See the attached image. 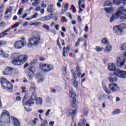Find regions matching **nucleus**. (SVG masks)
Returning <instances> with one entry per match:
<instances>
[{"mask_svg": "<svg viewBox=\"0 0 126 126\" xmlns=\"http://www.w3.org/2000/svg\"><path fill=\"white\" fill-rule=\"evenodd\" d=\"M69 4L68 3H66L64 7V8H65V9H66V10H67L68 9V6H69Z\"/></svg>", "mask_w": 126, "mask_h": 126, "instance_id": "nucleus-60", "label": "nucleus"}, {"mask_svg": "<svg viewBox=\"0 0 126 126\" xmlns=\"http://www.w3.org/2000/svg\"><path fill=\"white\" fill-rule=\"evenodd\" d=\"M101 42L103 44H105V45H108L109 44V41H108L107 39L105 38L102 40Z\"/></svg>", "mask_w": 126, "mask_h": 126, "instance_id": "nucleus-37", "label": "nucleus"}, {"mask_svg": "<svg viewBox=\"0 0 126 126\" xmlns=\"http://www.w3.org/2000/svg\"><path fill=\"white\" fill-rule=\"evenodd\" d=\"M51 101H52V99H51L50 97H47L46 99V103H50Z\"/></svg>", "mask_w": 126, "mask_h": 126, "instance_id": "nucleus-50", "label": "nucleus"}, {"mask_svg": "<svg viewBox=\"0 0 126 126\" xmlns=\"http://www.w3.org/2000/svg\"><path fill=\"white\" fill-rule=\"evenodd\" d=\"M8 57H9L8 54H3V55H2L1 57L2 58H7Z\"/></svg>", "mask_w": 126, "mask_h": 126, "instance_id": "nucleus-57", "label": "nucleus"}, {"mask_svg": "<svg viewBox=\"0 0 126 126\" xmlns=\"http://www.w3.org/2000/svg\"><path fill=\"white\" fill-rule=\"evenodd\" d=\"M12 71H13V68L7 66L5 68V71L3 72V74L4 75H11V73L9 72H12Z\"/></svg>", "mask_w": 126, "mask_h": 126, "instance_id": "nucleus-13", "label": "nucleus"}, {"mask_svg": "<svg viewBox=\"0 0 126 126\" xmlns=\"http://www.w3.org/2000/svg\"><path fill=\"white\" fill-rule=\"evenodd\" d=\"M71 99H72V107L75 108L76 107V94L72 91L69 92Z\"/></svg>", "mask_w": 126, "mask_h": 126, "instance_id": "nucleus-8", "label": "nucleus"}, {"mask_svg": "<svg viewBox=\"0 0 126 126\" xmlns=\"http://www.w3.org/2000/svg\"><path fill=\"white\" fill-rule=\"evenodd\" d=\"M72 113L73 114H72V118H74V115H75L76 114V110L75 109L74 110L72 111Z\"/></svg>", "mask_w": 126, "mask_h": 126, "instance_id": "nucleus-45", "label": "nucleus"}, {"mask_svg": "<svg viewBox=\"0 0 126 126\" xmlns=\"http://www.w3.org/2000/svg\"><path fill=\"white\" fill-rule=\"evenodd\" d=\"M27 98V95H26L25 97L23 98V104H25L26 103V106H29V107H31L32 105L34 104V102L31 101H35V100H37V94H32V96L30 98V100L25 102V100Z\"/></svg>", "mask_w": 126, "mask_h": 126, "instance_id": "nucleus-4", "label": "nucleus"}, {"mask_svg": "<svg viewBox=\"0 0 126 126\" xmlns=\"http://www.w3.org/2000/svg\"><path fill=\"white\" fill-rule=\"evenodd\" d=\"M39 2H34L32 3V5L33 6H38L39 5Z\"/></svg>", "mask_w": 126, "mask_h": 126, "instance_id": "nucleus-47", "label": "nucleus"}, {"mask_svg": "<svg viewBox=\"0 0 126 126\" xmlns=\"http://www.w3.org/2000/svg\"><path fill=\"white\" fill-rule=\"evenodd\" d=\"M120 17V19L125 20L126 19V9H125V7L122 6L118 7V10L117 12L115 13V15H113L112 17L110 18V22H112L114 20Z\"/></svg>", "mask_w": 126, "mask_h": 126, "instance_id": "nucleus-1", "label": "nucleus"}, {"mask_svg": "<svg viewBox=\"0 0 126 126\" xmlns=\"http://www.w3.org/2000/svg\"><path fill=\"white\" fill-rule=\"evenodd\" d=\"M37 16H38V13H34V14L31 17V19H35L37 18Z\"/></svg>", "mask_w": 126, "mask_h": 126, "instance_id": "nucleus-38", "label": "nucleus"}, {"mask_svg": "<svg viewBox=\"0 0 126 126\" xmlns=\"http://www.w3.org/2000/svg\"><path fill=\"white\" fill-rule=\"evenodd\" d=\"M69 53V50L65 48V47H63V56L66 57V55Z\"/></svg>", "mask_w": 126, "mask_h": 126, "instance_id": "nucleus-26", "label": "nucleus"}, {"mask_svg": "<svg viewBox=\"0 0 126 126\" xmlns=\"http://www.w3.org/2000/svg\"><path fill=\"white\" fill-rule=\"evenodd\" d=\"M112 51V46L107 45L104 49V52L105 53H110Z\"/></svg>", "mask_w": 126, "mask_h": 126, "instance_id": "nucleus-25", "label": "nucleus"}, {"mask_svg": "<svg viewBox=\"0 0 126 126\" xmlns=\"http://www.w3.org/2000/svg\"><path fill=\"white\" fill-rule=\"evenodd\" d=\"M4 8V5L2 4L0 6V10L1 12L2 11V10Z\"/></svg>", "mask_w": 126, "mask_h": 126, "instance_id": "nucleus-59", "label": "nucleus"}, {"mask_svg": "<svg viewBox=\"0 0 126 126\" xmlns=\"http://www.w3.org/2000/svg\"><path fill=\"white\" fill-rule=\"evenodd\" d=\"M122 1L121 0H113V4H116V5H120Z\"/></svg>", "mask_w": 126, "mask_h": 126, "instance_id": "nucleus-32", "label": "nucleus"}, {"mask_svg": "<svg viewBox=\"0 0 126 126\" xmlns=\"http://www.w3.org/2000/svg\"><path fill=\"white\" fill-rule=\"evenodd\" d=\"M71 47V44L70 43V44H68L67 45V47L66 49H67V50H69V49Z\"/></svg>", "mask_w": 126, "mask_h": 126, "instance_id": "nucleus-62", "label": "nucleus"}, {"mask_svg": "<svg viewBox=\"0 0 126 126\" xmlns=\"http://www.w3.org/2000/svg\"><path fill=\"white\" fill-rule=\"evenodd\" d=\"M7 42L6 41L0 40V47H1V46H3L4 45H6Z\"/></svg>", "mask_w": 126, "mask_h": 126, "instance_id": "nucleus-39", "label": "nucleus"}, {"mask_svg": "<svg viewBox=\"0 0 126 126\" xmlns=\"http://www.w3.org/2000/svg\"><path fill=\"white\" fill-rule=\"evenodd\" d=\"M35 72V67L31 66L27 69V73H34Z\"/></svg>", "mask_w": 126, "mask_h": 126, "instance_id": "nucleus-17", "label": "nucleus"}, {"mask_svg": "<svg viewBox=\"0 0 126 126\" xmlns=\"http://www.w3.org/2000/svg\"><path fill=\"white\" fill-rule=\"evenodd\" d=\"M71 110H68L66 113V115L68 117H69V116H70V115H71Z\"/></svg>", "mask_w": 126, "mask_h": 126, "instance_id": "nucleus-58", "label": "nucleus"}, {"mask_svg": "<svg viewBox=\"0 0 126 126\" xmlns=\"http://www.w3.org/2000/svg\"><path fill=\"white\" fill-rule=\"evenodd\" d=\"M25 45H26V43L25 42L21 40H18L15 42L14 47L15 49H22Z\"/></svg>", "mask_w": 126, "mask_h": 126, "instance_id": "nucleus-11", "label": "nucleus"}, {"mask_svg": "<svg viewBox=\"0 0 126 126\" xmlns=\"http://www.w3.org/2000/svg\"><path fill=\"white\" fill-rule=\"evenodd\" d=\"M115 74L120 77V78H126V71H122L117 69L115 71Z\"/></svg>", "mask_w": 126, "mask_h": 126, "instance_id": "nucleus-9", "label": "nucleus"}, {"mask_svg": "<svg viewBox=\"0 0 126 126\" xmlns=\"http://www.w3.org/2000/svg\"><path fill=\"white\" fill-rule=\"evenodd\" d=\"M37 121H38V119L35 118L32 121V123L33 125H36L37 124Z\"/></svg>", "mask_w": 126, "mask_h": 126, "instance_id": "nucleus-54", "label": "nucleus"}, {"mask_svg": "<svg viewBox=\"0 0 126 126\" xmlns=\"http://www.w3.org/2000/svg\"><path fill=\"white\" fill-rule=\"evenodd\" d=\"M23 12V8H20L18 12V15H21Z\"/></svg>", "mask_w": 126, "mask_h": 126, "instance_id": "nucleus-41", "label": "nucleus"}, {"mask_svg": "<svg viewBox=\"0 0 126 126\" xmlns=\"http://www.w3.org/2000/svg\"><path fill=\"white\" fill-rule=\"evenodd\" d=\"M12 119L13 125L14 126H21L20 122H19V121L18 120V119L14 117H12Z\"/></svg>", "mask_w": 126, "mask_h": 126, "instance_id": "nucleus-16", "label": "nucleus"}, {"mask_svg": "<svg viewBox=\"0 0 126 126\" xmlns=\"http://www.w3.org/2000/svg\"><path fill=\"white\" fill-rule=\"evenodd\" d=\"M109 88L113 92H116L117 91H120V88H119V86L116 83H111L109 85Z\"/></svg>", "mask_w": 126, "mask_h": 126, "instance_id": "nucleus-12", "label": "nucleus"}, {"mask_svg": "<svg viewBox=\"0 0 126 126\" xmlns=\"http://www.w3.org/2000/svg\"><path fill=\"white\" fill-rule=\"evenodd\" d=\"M112 3L110 2V1L107 0L103 5V6H111Z\"/></svg>", "mask_w": 126, "mask_h": 126, "instance_id": "nucleus-33", "label": "nucleus"}, {"mask_svg": "<svg viewBox=\"0 0 126 126\" xmlns=\"http://www.w3.org/2000/svg\"><path fill=\"white\" fill-rule=\"evenodd\" d=\"M48 12H51V13H53V12H54V10H55L54 9V5L53 4H51V5H50L47 9Z\"/></svg>", "mask_w": 126, "mask_h": 126, "instance_id": "nucleus-22", "label": "nucleus"}, {"mask_svg": "<svg viewBox=\"0 0 126 126\" xmlns=\"http://www.w3.org/2000/svg\"><path fill=\"white\" fill-rule=\"evenodd\" d=\"M18 26H19V25H18V24H14V25L12 26V27H13V28H16V27H18Z\"/></svg>", "mask_w": 126, "mask_h": 126, "instance_id": "nucleus-63", "label": "nucleus"}, {"mask_svg": "<svg viewBox=\"0 0 126 126\" xmlns=\"http://www.w3.org/2000/svg\"><path fill=\"white\" fill-rule=\"evenodd\" d=\"M105 11L107 12V13H111L114 11V8L113 7H108V8H105Z\"/></svg>", "mask_w": 126, "mask_h": 126, "instance_id": "nucleus-27", "label": "nucleus"}, {"mask_svg": "<svg viewBox=\"0 0 126 126\" xmlns=\"http://www.w3.org/2000/svg\"><path fill=\"white\" fill-rule=\"evenodd\" d=\"M40 25H42V23L41 22H37L35 23H32L30 24L31 26H40Z\"/></svg>", "mask_w": 126, "mask_h": 126, "instance_id": "nucleus-29", "label": "nucleus"}, {"mask_svg": "<svg viewBox=\"0 0 126 126\" xmlns=\"http://www.w3.org/2000/svg\"><path fill=\"white\" fill-rule=\"evenodd\" d=\"M121 113V110L120 109H117L113 112V115H118V114H120Z\"/></svg>", "mask_w": 126, "mask_h": 126, "instance_id": "nucleus-40", "label": "nucleus"}, {"mask_svg": "<svg viewBox=\"0 0 126 126\" xmlns=\"http://www.w3.org/2000/svg\"><path fill=\"white\" fill-rule=\"evenodd\" d=\"M86 123V120L85 119L81 120L78 123V126H85Z\"/></svg>", "mask_w": 126, "mask_h": 126, "instance_id": "nucleus-23", "label": "nucleus"}, {"mask_svg": "<svg viewBox=\"0 0 126 126\" xmlns=\"http://www.w3.org/2000/svg\"><path fill=\"white\" fill-rule=\"evenodd\" d=\"M51 112V109H48L46 113H45L46 117H48L49 115H50V113Z\"/></svg>", "mask_w": 126, "mask_h": 126, "instance_id": "nucleus-46", "label": "nucleus"}, {"mask_svg": "<svg viewBox=\"0 0 126 126\" xmlns=\"http://www.w3.org/2000/svg\"><path fill=\"white\" fill-rule=\"evenodd\" d=\"M44 1H42V3H41V6L42 7H43L44 8H46V7H47V5L46 4H45V3H44Z\"/></svg>", "mask_w": 126, "mask_h": 126, "instance_id": "nucleus-48", "label": "nucleus"}, {"mask_svg": "<svg viewBox=\"0 0 126 126\" xmlns=\"http://www.w3.org/2000/svg\"><path fill=\"white\" fill-rule=\"evenodd\" d=\"M108 68L110 71H114V74L115 71L118 69H116V65L113 63L108 64Z\"/></svg>", "mask_w": 126, "mask_h": 126, "instance_id": "nucleus-15", "label": "nucleus"}, {"mask_svg": "<svg viewBox=\"0 0 126 126\" xmlns=\"http://www.w3.org/2000/svg\"><path fill=\"white\" fill-rule=\"evenodd\" d=\"M39 67L42 69V70H43V71L48 72V66L47 64H40Z\"/></svg>", "mask_w": 126, "mask_h": 126, "instance_id": "nucleus-19", "label": "nucleus"}, {"mask_svg": "<svg viewBox=\"0 0 126 126\" xmlns=\"http://www.w3.org/2000/svg\"><path fill=\"white\" fill-rule=\"evenodd\" d=\"M67 15L71 20H72V17H71V14L70 13H67Z\"/></svg>", "mask_w": 126, "mask_h": 126, "instance_id": "nucleus-53", "label": "nucleus"}, {"mask_svg": "<svg viewBox=\"0 0 126 126\" xmlns=\"http://www.w3.org/2000/svg\"><path fill=\"white\" fill-rule=\"evenodd\" d=\"M103 50H104V48L103 47H100L99 46H97L95 48V51H96V52H102Z\"/></svg>", "mask_w": 126, "mask_h": 126, "instance_id": "nucleus-34", "label": "nucleus"}, {"mask_svg": "<svg viewBox=\"0 0 126 126\" xmlns=\"http://www.w3.org/2000/svg\"><path fill=\"white\" fill-rule=\"evenodd\" d=\"M125 26V24H122L118 26H116L113 28V31L116 34H119L123 32V27Z\"/></svg>", "mask_w": 126, "mask_h": 126, "instance_id": "nucleus-10", "label": "nucleus"}, {"mask_svg": "<svg viewBox=\"0 0 126 126\" xmlns=\"http://www.w3.org/2000/svg\"><path fill=\"white\" fill-rule=\"evenodd\" d=\"M74 32H75V34H78L77 30L76 29V27H73Z\"/></svg>", "mask_w": 126, "mask_h": 126, "instance_id": "nucleus-56", "label": "nucleus"}, {"mask_svg": "<svg viewBox=\"0 0 126 126\" xmlns=\"http://www.w3.org/2000/svg\"><path fill=\"white\" fill-rule=\"evenodd\" d=\"M35 77L37 79H39L40 82L44 81V76L41 74H35Z\"/></svg>", "mask_w": 126, "mask_h": 126, "instance_id": "nucleus-18", "label": "nucleus"}, {"mask_svg": "<svg viewBox=\"0 0 126 126\" xmlns=\"http://www.w3.org/2000/svg\"><path fill=\"white\" fill-rule=\"evenodd\" d=\"M38 113H39V114H43V113H44V110L43 109H41V110H38Z\"/></svg>", "mask_w": 126, "mask_h": 126, "instance_id": "nucleus-64", "label": "nucleus"}, {"mask_svg": "<svg viewBox=\"0 0 126 126\" xmlns=\"http://www.w3.org/2000/svg\"><path fill=\"white\" fill-rule=\"evenodd\" d=\"M0 83L2 87H3L4 89L12 90V84H11L10 82H8V81L6 80L4 78H1Z\"/></svg>", "mask_w": 126, "mask_h": 126, "instance_id": "nucleus-6", "label": "nucleus"}, {"mask_svg": "<svg viewBox=\"0 0 126 126\" xmlns=\"http://www.w3.org/2000/svg\"><path fill=\"white\" fill-rule=\"evenodd\" d=\"M102 87H103L105 92H106V93H107V94H111V93H112V92L110 91V90H109V89H108V88H107L106 85L103 84L102 86Z\"/></svg>", "mask_w": 126, "mask_h": 126, "instance_id": "nucleus-24", "label": "nucleus"}, {"mask_svg": "<svg viewBox=\"0 0 126 126\" xmlns=\"http://www.w3.org/2000/svg\"><path fill=\"white\" fill-rule=\"evenodd\" d=\"M117 75L116 74H110L109 76L108 77V80L110 82H117V80H118V78H117Z\"/></svg>", "mask_w": 126, "mask_h": 126, "instance_id": "nucleus-14", "label": "nucleus"}, {"mask_svg": "<svg viewBox=\"0 0 126 126\" xmlns=\"http://www.w3.org/2000/svg\"><path fill=\"white\" fill-rule=\"evenodd\" d=\"M36 104L38 105V106L42 105L43 104V99L41 97H38L36 99Z\"/></svg>", "mask_w": 126, "mask_h": 126, "instance_id": "nucleus-21", "label": "nucleus"}, {"mask_svg": "<svg viewBox=\"0 0 126 126\" xmlns=\"http://www.w3.org/2000/svg\"><path fill=\"white\" fill-rule=\"evenodd\" d=\"M40 41H41L40 36L31 37L29 39V43L28 44V47H30V46H38L40 44Z\"/></svg>", "mask_w": 126, "mask_h": 126, "instance_id": "nucleus-5", "label": "nucleus"}, {"mask_svg": "<svg viewBox=\"0 0 126 126\" xmlns=\"http://www.w3.org/2000/svg\"><path fill=\"white\" fill-rule=\"evenodd\" d=\"M53 69V66L52 65H47V71H50Z\"/></svg>", "mask_w": 126, "mask_h": 126, "instance_id": "nucleus-42", "label": "nucleus"}, {"mask_svg": "<svg viewBox=\"0 0 126 126\" xmlns=\"http://www.w3.org/2000/svg\"><path fill=\"white\" fill-rule=\"evenodd\" d=\"M31 91H32V92H35L36 91V86L34 85V84H31V87L30 88Z\"/></svg>", "mask_w": 126, "mask_h": 126, "instance_id": "nucleus-31", "label": "nucleus"}, {"mask_svg": "<svg viewBox=\"0 0 126 126\" xmlns=\"http://www.w3.org/2000/svg\"><path fill=\"white\" fill-rule=\"evenodd\" d=\"M11 30V29L9 28V29L6 30V31H5L2 33H0V35H2V34H4V33H6L7 32H9V31Z\"/></svg>", "mask_w": 126, "mask_h": 126, "instance_id": "nucleus-49", "label": "nucleus"}, {"mask_svg": "<svg viewBox=\"0 0 126 126\" xmlns=\"http://www.w3.org/2000/svg\"><path fill=\"white\" fill-rule=\"evenodd\" d=\"M73 85L75 87H77V86H78V83L76 81H74Z\"/></svg>", "mask_w": 126, "mask_h": 126, "instance_id": "nucleus-51", "label": "nucleus"}, {"mask_svg": "<svg viewBox=\"0 0 126 126\" xmlns=\"http://www.w3.org/2000/svg\"><path fill=\"white\" fill-rule=\"evenodd\" d=\"M101 98H102L103 99H110V96H108V95H106V94H103Z\"/></svg>", "mask_w": 126, "mask_h": 126, "instance_id": "nucleus-44", "label": "nucleus"}, {"mask_svg": "<svg viewBox=\"0 0 126 126\" xmlns=\"http://www.w3.org/2000/svg\"><path fill=\"white\" fill-rule=\"evenodd\" d=\"M123 57H119L117 59V64L118 67H122L125 65L126 62V52L124 53L123 55Z\"/></svg>", "mask_w": 126, "mask_h": 126, "instance_id": "nucleus-7", "label": "nucleus"}, {"mask_svg": "<svg viewBox=\"0 0 126 126\" xmlns=\"http://www.w3.org/2000/svg\"><path fill=\"white\" fill-rule=\"evenodd\" d=\"M14 74H18L19 73V71L17 69H16L14 70Z\"/></svg>", "mask_w": 126, "mask_h": 126, "instance_id": "nucleus-55", "label": "nucleus"}, {"mask_svg": "<svg viewBox=\"0 0 126 126\" xmlns=\"http://www.w3.org/2000/svg\"><path fill=\"white\" fill-rule=\"evenodd\" d=\"M88 31H89L88 26L86 25L85 28V32H88Z\"/></svg>", "mask_w": 126, "mask_h": 126, "instance_id": "nucleus-61", "label": "nucleus"}, {"mask_svg": "<svg viewBox=\"0 0 126 126\" xmlns=\"http://www.w3.org/2000/svg\"><path fill=\"white\" fill-rule=\"evenodd\" d=\"M37 63V59H34L32 62L31 63V65H33V64H36Z\"/></svg>", "mask_w": 126, "mask_h": 126, "instance_id": "nucleus-43", "label": "nucleus"}, {"mask_svg": "<svg viewBox=\"0 0 126 126\" xmlns=\"http://www.w3.org/2000/svg\"><path fill=\"white\" fill-rule=\"evenodd\" d=\"M27 74L30 80H32V79H33V77H34V73H27Z\"/></svg>", "mask_w": 126, "mask_h": 126, "instance_id": "nucleus-30", "label": "nucleus"}, {"mask_svg": "<svg viewBox=\"0 0 126 126\" xmlns=\"http://www.w3.org/2000/svg\"><path fill=\"white\" fill-rule=\"evenodd\" d=\"M43 28H44V29H45L46 30H47V31H48V32L50 31V27L49 26L47 25L46 24L43 25Z\"/></svg>", "mask_w": 126, "mask_h": 126, "instance_id": "nucleus-36", "label": "nucleus"}, {"mask_svg": "<svg viewBox=\"0 0 126 126\" xmlns=\"http://www.w3.org/2000/svg\"><path fill=\"white\" fill-rule=\"evenodd\" d=\"M120 50L122 52H126V43H124L120 46Z\"/></svg>", "mask_w": 126, "mask_h": 126, "instance_id": "nucleus-28", "label": "nucleus"}, {"mask_svg": "<svg viewBox=\"0 0 126 126\" xmlns=\"http://www.w3.org/2000/svg\"><path fill=\"white\" fill-rule=\"evenodd\" d=\"M27 59H28L27 55H20L13 60V63L16 64L20 65V64H23L27 61Z\"/></svg>", "mask_w": 126, "mask_h": 126, "instance_id": "nucleus-3", "label": "nucleus"}, {"mask_svg": "<svg viewBox=\"0 0 126 126\" xmlns=\"http://www.w3.org/2000/svg\"><path fill=\"white\" fill-rule=\"evenodd\" d=\"M11 11H12V9L11 8V7H10V8L7 9L5 12V15H7V14H8V13L11 12Z\"/></svg>", "mask_w": 126, "mask_h": 126, "instance_id": "nucleus-35", "label": "nucleus"}, {"mask_svg": "<svg viewBox=\"0 0 126 126\" xmlns=\"http://www.w3.org/2000/svg\"><path fill=\"white\" fill-rule=\"evenodd\" d=\"M4 55V52L2 49L0 48V56L2 57Z\"/></svg>", "mask_w": 126, "mask_h": 126, "instance_id": "nucleus-52", "label": "nucleus"}, {"mask_svg": "<svg viewBox=\"0 0 126 126\" xmlns=\"http://www.w3.org/2000/svg\"><path fill=\"white\" fill-rule=\"evenodd\" d=\"M51 19V17L49 16H46L45 17H43L39 19V21H48V20H50Z\"/></svg>", "mask_w": 126, "mask_h": 126, "instance_id": "nucleus-20", "label": "nucleus"}, {"mask_svg": "<svg viewBox=\"0 0 126 126\" xmlns=\"http://www.w3.org/2000/svg\"><path fill=\"white\" fill-rule=\"evenodd\" d=\"M0 122H4L5 124H10V116L9 113L6 110H3L2 114L0 118Z\"/></svg>", "mask_w": 126, "mask_h": 126, "instance_id": "nucleus-2", "label": "nucleus"}]
</instances>
